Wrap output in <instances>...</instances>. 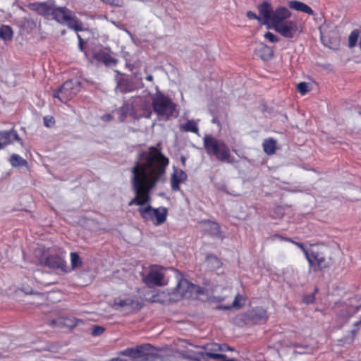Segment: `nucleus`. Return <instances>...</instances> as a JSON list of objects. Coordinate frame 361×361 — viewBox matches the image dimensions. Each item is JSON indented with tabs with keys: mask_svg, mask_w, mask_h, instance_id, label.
Segmentation results:
<instances>
[{
	"mask_svg": "<svg viewBox=\"0 0 361 361\" xmlns=\"http://www.w3.org/2000/svg\"><path fill=\"white\" fill-rule=\"evenodd\" d=\"M149 147L148 150L141 151L137 154L131 169L130 183L135 197L128 203L129 206L138 205V212L146 221H152L155 226L164 224L168 215L166 207L154 209L149 204L150 192L158 182L164 180L169 159L164 156L161 149Z\"/></svg>",
	"mask_w": 361,
	"mask_h": 361,
	"instance_id": "nucleus-1",
	"label": "nucleus"
},
{
	"mask_svg": "<svg viewBox=\"0 0 361 361\" xmlns=\"http://www.w3.org/2000/svg\"><path fill=\"white\" fill-rule=\"evenodd\" d=\"M203 145L207 153L214 156L217 160L229 164L234 162L235 159L231 156L229 147L223 140L207 135L204 137Z\"/></svg>",
	"mask_w": 361,
	"mask_h": 361,
	"instance_id": "nucleus-2",
	"label": "nucleus"
},
{
	"mask_svg": "<svg viewBox=\"0 0 361 361\" xmlns=\"http://www.w3.org/2000/svg\"><path fill=\"white\" fill-rule=\"evenodd\" d=\"M118 355L128 356L131 361H164V357L157 353V350L149 343L128 348L118 352Z\"/></svg>",
	"mask_w": 361,
	"mask_h": 361,
	"instance_id": "nucleus-3",
	"label": "nucleus"
},
{
	"mask_svg": "<svg viewBox=\"0 0 361 361\" xmlns=\"http://www.w3.org/2000/svg\"><path fill=\"white\" fill-rule=\"evenodd\" d=\"M152 107L158 116L164 120H169L171 117H176L178 115L176 105L169 97L161 92L153 97Z\"/></svg>",
	"mask_w": 361,
	"mask_h": 361,
	"instance_id": "nucleus-4",
	"label": "nucleus"
},
{
	"mask_svg": "<svg viewBox=\"0 0 361 361\" xmlns=\"http://www.w3.org/2000/svg\"><path fill=\"white\" fill-rule=\"evenodd\" d=\"M307 260L310 266L309 271H322L329 269L332 264L331 257L318 247L310 250Z\"/></svg>",
	"mask_w": 361,
	"mask_h": 361,
	"instance_id": "nucleus-5",
	"label": "nucleus"
},
{
	"mask_svg": "<svg viewBox=\"0 0 361 361\" xmlns=\"http://www.w3.org/2000/svg\"><path fill=\"white\" fill-rule=\"evenodd\" d=\"M80 90V82L78 80H67L57 90L53 92V97L60 102L66 103L75 97Z\"/></svg>",
	"mask_w": 361,
	"mask_h": 361,
	"instance_id": "nucleus-6",
	"label": "nucleus"
},
{
	"mask_svg": "<svg viewBox=\"0 0 361 361\" xmlns=\"http://www.w3.org/2000/svg\"><path fill=\"white\" fill-rule=\"evenodd\" d=\"M164 269L163 267L158 265H153L151 267L147 275L142 278V281L149 288L155 286H163L166 284L164 281Z\"/></svg>",
	"mask_w": 361,
	"mask_h": 361,
	"instance_id": "nucleus-7",
	"label": "nucleus"
},
{
	"mask_svg": "<svg viewBox=\"0 0 361 361\" xmlns=\"http://www.w3.org/2000/svg\"><path fill=\"white\" fill-rule=\"evenodd\" d=\"M240 317L241 319L243 320L245 323L254 324H263L266 322L268 319L267 311L259 307L248 310Z\"/></svg>",
	"mask_w": 361,
	"mask_h": 361,
	"instance_id": "nucleus-8",
	"label": "nucleus"
},
{
	"mask_svg": "<svg viewBox=\"0 0 361 361\" xmlns=\"http://www.w3.org/2000/svg\"><path fill=\"white\" fill-rule=\"evenodd\" d=\"M200 348H203L205 352L197 353L195 356L182 353V356L185 358H188L195 361H207L206 357L213 359L212 355H220L219 353H217V352L224 350V348H223L221 345L218 343L207 344L205 345L201 346Z\"/></svg>",
	"mask_w": 361,
	"mask_h": 361,
	"instance_id": "nucleus-9",
	"label": "nucleus"
},
{
	"mask_svg": "<svg viewBox=\"0 0 361 361\" xmlns=\"http://www.w3.org/2000/svg\"><path fill=\"white\" fill-rule=\"evenodd\" d=\"M40 264L50 269L60 270L63 272H68V271L63 257L57 254L49 255L44 259H41Z\"/></svg>",
	"mask_w": 361,
	"mask_h": 361,
	"instance_id": "nucleus-10",
	"label": "nucleus"
},
{
	"mask_svg": "<svg viewBox=\"0 0 361 361\" xmlns=\"http://www.w3.org/2000/svg\"><path fill=\"white\" fill-rule=\"evenodd\" d=\"M274 29L286 38H293L298 32V23L293 20H287L276 25Z\"/></svg>",
	"mask_w": 361,
	"mask_h": 361,
	"instance_id": "nucleus-11",
	"label": "nucleus"
},
{
	"mask_svg": "<svg viewBox=\"0 0 361 361\" xmlns=\"http://www.w3.org/2000/svg\"><path fill=\"white\" fill-rule=\"evenodd\" d=\"M199 287L186 279H180L173 290V293L185 298H191L193 292H197Z\"/></svg>",
	"mask_w": 361,
	"mask_h": 361,
	"instance_id": "nucleus-12",
	"label": "nucleus"
},
{
	"mask_svg": "<svg viewBox=\"0 0 361 361\" xmlns=\"http://www.w3.org/2000/svg\"><path fill=\"white\" fill-rule=\"evenodd\" d=\"M83 323L81 319L73 317H61L49 322V324L53 327L59 329H73L80 324Z\"/></svg>",
	"mask_w": 361,
	"mask_h": 361,
	"instance_id": "nucleus-13",
	"label": "nucleus"
},
{
	"mask_svg": "<svg viewBox=\"0 0 361 361\" xmlns=\"http://www.w3.org/2000/svg\"><path fill=\"white\" fill-rule=\"evenodd\" d=\"M291 13L284 6H279L273 11L272 18L270 24L274 28L276 25H279L283 22L287 21V19L290 17Z\"/></svg>",
	"mask_w": 361,
	"mask_h": 361,
	"instance_id": "nucleus-14",
	"label": "nucleus"
},
{
	"mask_svg": "<svg viewBox=\"0 0 361 361\" xmlns=\"http://www.w3.org/2000/svg\"><path fill=\"white\" fill-rule=\"evenodd\" d=\"M53 1H49L47 2H34L27 5L30 10L37 12L38 14L44 16H49L51 11Z\"/></svg>",
	"mask_w": 361,
	"mask_h": 361,
	"instance_id": "nucleus-15",
	"label": "nucleus"
},
{
	"mask_svg": "<svg viewBox=\"0 0 361 361\" xmlns=\"http://www.w3.org/2000/svg\"><path fill=\"white\" fill-rule=\"evenodd\" d=\"M259 16L262 18V25L270 24L273 14V8L268 1H264L257 6Z\"/></svg>",
	"mask_w": 361,
	"mask_h": 361,
	"instance_id": "nucleus-16",
	"label": "nucleus"
},
{
	"mask_svg": "<svg viewBox=\"0 0 361 361\" xmlns=\"http://www.w3.org/2000/svg\"><path fill=\"white\" fill-rule=\"evenodd\" d=\"M16 140L23 145V140L19 137L18 133L14 129L8 131H0V149L5 146Z\"/></svg>",
	"mask_w": 361,
	"mask_h": 361,
	"instance_id": "nucleus-17",
	"label": "nucleus"
},
{
	"mask_svg": "<svg viewBox=\"0 0 361 361\" xmlns=\"http://www.w3.org/2000/svg\"><path fill=\"white\" fill-rule=\"evenodd\" d=\"M71 13L72 12L66 7H56L53 3L50 15H51L53 18L57 22L64 24Z\"/></svg>",
	"mask_w": 361,
	"mask_h": 361,
	"instance_id": "nucleus-18",
	"label": "nucleus"
},
{
	"mask_svg": "<svg viewBox=\"0 0 361 361\" xmlns=\"http://www.w3.org/2000/svg\"><path fill=\"white\" fill-rule=\"evenodd\" d=\"M187 174L181 169H175L171 175V185L174 191L179 190L180 184L187 179Z\"/></svg>",
	"mask_w": 361,
	"mask_h": 361,
	"instance_id": "nucleus-19",
	"label": "nucleus"
},
{
	"mask_svg": "<svg viewBox=\"0 0 361 361\" xmlns=\"http://www.w3.org/2000/svg\"><path fill=\"white\" fill-rule=\"evenodd\" d=\"M93 59L99 62L103 63L106 66H114L117 64V59L113 58L109 53L100 50L93 54Z\"/></svg>",
	"mask_w": 361,
	"mask_h": 361,
	"instance_id": "nucleus-20",
	"label": "nucleus"
},
{
	"mask_svg": "<svg viewBox=\"0 0 361 361\" xmlns=\"http://www.w3.org/2000/svg\"><path fill=\"white\" fill-rule=\"evenodd\" d=\"M290 8L295 11H301L309 15H313V10L307 4L298 1H290L288 2Z\"/></svg>",
	"mask_w": 361,
	"mask_h": 361,
	"instance_id": "nucleus-21",
	"label": "nucleus"
},
{
	"mask_svg": "<svg viewBox=\"0 0 361 361\" xmlns=\"http://www.w3.org/2000/svg\"><path fill=\"white\" fill-rule=\"evenodd\" d=\"M138 305V301L130 298L124 299L116 298L114 302V305L115 307L119 306L121 307H128L130 309L135 308Z\"/></svg>",
	"mask_w": 361,
	"mask_h": 361,
	"instance_id": "nucleus-22",
	"label": "nucleus"
},
{
	"mask_svg": "<svg viewBox=\"0 0 361 361\" xmlns=\"http://www.w3.org/2000/svg\"><path fill=\"white\" fill-rule=\"evenodd\" d=\"M116 89L121 93H127L134 90V85L130 80L121 78L118 81Z\"/></svg>",
	"mask_w": 361,
	"mask_h": 361,
	"instance_id": "nucleus-23",
	"label": "nucleus"
},
{
	"mask_svg": "<svg viewBox=\"0 0 361 361\" xmlns=\"http://www.w3.org/2000/svg\"><path fill=\"white\" fill-rule=\"evenodd\" d=\"M64 24L76 32L83 30L82 23L75 16H73L72 13L69 16Z\"/></svg>",
	"mask_w": 361,
	"mask_h": 361,
	"instance_id": "nucleus-24",
	"label": "nucleus"
},
{
	"mask_svg": "<svg viewBox=\"0 0 361 361\" xmlns=\"http://www.w3.org/2000/svg\"><path fill=\"white\" fill-rule=\"evenodd\" d=\"M257 54L264 61H268L273 57L274 51L270 47L265 44H262L257 49Z\"/></svg>",
	"mask_w": 361,
	"mask_h": 361,
	"instance_id": "nucleus-25",
	"label": "nucleus"
},
{
	"mask_svg": "<svg viewBox=\"0 0 361 361\" xmlns=\"http://www.w3.org/2000/svg\"><path fill=\"white\" fill-rule=\"evenodd\" d=\"M204 231L211 235H217L220 233L219 225L213 221H206L204 223Z\"/></svg>",
	"mask_w": 361,
	"mask_h": 361,
	"instance_id": "nucleus-26",
	"label": "nucleus"
},
{
	"mask_svg": "<svg viewBox=\"0 0 361 361\" xmlns=\"http://www.w3.org/2000/svg\"><path fill=\"white\" fill-rule=\"evenodd\" d=\"M180 130L183 132H192L196 134L199 132L197 123L194 120H189L186 123L181 125Z\"/></svg>",
	"mask_w": 361,
	"mask_h": 361,
	"instance_id": "nucleus-27",
	"label": "nucleus"
},
{
	"mask_svg": "<svg viewBox=\"0 0 361 361\" xmlns=\"http://www.w3.org/2000/svg\"><path fill=\"white\" fill-rule=\"evenodd\" d=\"M13 32L12 28L9 25H3L0 27V38L4 40H11Z\"/></svg>",
	"mask_w": 361,
	"mask_h": 361,
	"instance_id": "nucleus-28",
	"label": "nucleus"
},
{
	"mask_svg": "<svg viewBox=\"0 0 361 361\" xmlns=\"http://www.w3.org/2000/svg\"><path fill=\"white\" fill-rule=\"evenodd\" d=\"M276 142L274 139L270 138L268 140H265L262 145L264 151L267 154H274L275 152V149H276Z\"/></svg>",
	"mask_w": 361,
	"mask_h": 361,
	"instance_id": "nucleus-29",
	"label": "nucleus"
},
{
	"mask_svg": "<svg viewBox=\"0 0 361 361\" xmlns=\"http://www.w3.org/2000/svg\"><path fill=\"white\" fill-rule=\"evenodd\" d=\"M206 264L207 267L210 269H218L221 265L220 260L214 255H210L207 257Z\"/></svg>",
	"mask_w": 361,
	"mask_h": 361,
	"instance_id": "nucleus-30",
	"label": "nucleus"
},
{
	"mask_svg": "<svg viewBox=\"0 0 361 361\" xmlns=\"http://www.w3.org/2000/svg\"><path fill=\"white\" fill-rule=\"evenodd\" d=\"M10 163L13 167L26 166L27 162L23 157L16 154H13L10 157Z\"/></svg>",
	"mask_w": 361,
	"mask_h": 361,
	"instance_id": "nucleus-31",
	"label": "nucleus"
},
{
	"mask_svg": "<svg viewBox=\"0 0 361 361\" xmlns=\"http://www.w3.org/2000/svg\"><path fill=\"white\" fill-rule=\"evenodd\" d=\"M71 262L73 269L79 268L82 266V260L76 252L71 253Z\"/></svg>",
	"mask_w": 361,
	"mask_h": 361,
	"instance_id": "nucleus-32",
	"label": "nucleus"
},
{
	"mask_svg": "<svg viewBox=\"0 0 361 361\" xmlns=\"http://www.w3.org/2000/svg\"><path fill=\"white\" fill-rule=\"evenodd\" d=\"M359 31L357 30H353L348 37V46L352 48L354 47L357 42L359 37Z\"/></svg>",
	"mask_w": 361,
	"mask_h": 361,
	"instance_id": "nucleus-33",
	"label": "nucleus"
},
{
	"mask_svg": "<svg viewBox=\"0 0 361 361\" xmlns=\"http://www.w3.org/2000/svg\"><path fill=\"white\" fill-rule=\"evenodd\" d=\"M286 241L295 245L298 248H300L302 251V252L305 255L306 259L307 258V256L310 253V250H307L302 243L296 242L291 238H286Z\"/></svg>",
	"mask_w": 361,
	"mask_h": 361,
	"instance_id": "nucleus-34",
	"label": "nucleus"
},
{
	"mask_svg": "<svg viewBox=\"0 0 361 361\" xmlns=\"http://www.w3.org/2000/svg\"><path fill=\"white\" fill-rule=\"evenodd\" d=\"M298 91L302 94L304 95L307 92H308L310 89L309 88V84L305 82H301L297 85Z\"/></svg>",
	"mask_w": 361,
	"mask_h": 361,
	"instance_id": "nucleus-35",
	"label": "nucleus"
},
{
	"mask_svg": "<svg viewBox=\"0 0 361 361\" xmlns=\"http://www.w3.org/2000/svg\"><path fill=\"white\" fill-rule=\"evenodd\" d=\"M130 106L128 104H123L119 109L121 114V121H123L129 113Z\"/></svg>",
	"mask_w": 361,
	"mask_h": 361,
	"instance_id": "nucleus-36",
	"label": "nucleus"
},
{
	"mask_svg": "<svg viewBox=\"0 0 361 361\" xmlns=\"http://www.w3.org/2000/svg\"><path fill=\"white\" fill-rule=\"evenodd\" d=\"M105 329L100 326H93L92 329V335L94 336H97L102 334L104 331Z\"/></svg>",
	"mask_w": 361,
	"mask_h": 361,
	"instance_id": "nucleus-37",
	"label": "nucleus"
},
{
	"mask_svg": "<svg viewBox=\"0 0 361 361\" xmlns=\"http://www.w3.org/2000/svg\"><path fill=\"white\" fill-rule=\"evenodd\" d=\"M240 301H244L243 298L241 295L238 294L235 295L233 302H232L233 307L240 308L243 304H240Z\"/></svg>",
	"mask_w": 361,
	"mask_h": 361,
	"instance_id": "nucleus-38",
	"label": "nucleus"
},
{
	"mask_svg": "<svg viewBox=\"0 0 361 361\" xmlns=\"http://www.w3.org/2000/svg\"><path fill=\"white\" fill-rule=\"evenodd\" d=\"M213 357V359L216 360V361H238L237 360L234 358H227L226 355L221 354V355H212Z\"/></svg>",
	"mask_w": 361,
	"mask_h": 361,
	"instance_id": "nucleus-39",
	"label": "nucleus"
},
{
	"mask_svg": "<svg viewBox=\"0 0 361 361\" xmlns=\"http://www.w3.org/2000/svg\"><path fill=\"white\" fill-rule=\"evenodd\" d=\"M264 37L267 39L269 42L273 43L277 42L279 40V37L276 35L270 32H267L264 34Z\"/></svg>",
	"mask_w": 361,
	"mask_h": 361,
	"instance_id": "nucleus-40",
	"label": "nucleus"
},
{
	"mask_svg": "<svg viewBox=\"0 0 361 361\" xmlns=\"http://www.w3.org/2000/svg\"><path fill=\"white\" fill-rule=\"evenodd\" d=\"M246 16L250 20H257L261 24L262 18L261 16H257L255 13L249 11L247 12Z\"/></svg>",
	"mask_w": 361,
	"mask_h": 361,
	"instance_id": "nucleus-41",
	"label": "nucleus"
},
{
	"mask_svg": "<svg viewBox=\"0 0 361 361\" xmlns=\"http://www.w3.org/2000/svg\"><path fill=\"white\" fill-rule=\"evenodd\" d=\"M54 123H55V121H54V118L51 116H45L44 118V126H46L47 127L51 126L52 125L54 124Z\"/></svg>",
	"mask_w": 361,
	"mask_h": 361,
	"instance_id": "nucleus-42",
	"label": "nucleus"
},
{
	"mask_svg": "<svg viewBox=\"0 0 361 361\" xmlns=\"http://www.w3.org/2000/svg\"><path fill=\"white\" fill-rule=\"evenodd\" d=\"M314 301V294H310L304 296L303 298V302L306 304H311L313 303Z\"/></svg>",
	"mask_w": 361,
	"mask_h": 361,
	"instance_id": "nucleus-43",
	"label": "nucleus"
},
{
	"mask_svg": "<svg viewBox=\"0 0 361 361\" xmlns=\"http://www.w3.org/2000/svg\"><path fill=\"white\" fill-rule=\"evenodd\" d=\"M102 1L110 5L120 6H121V0H102Z\"/></svg>",
	"mask_w": 361,
	"mask_h": 361,
	"instance_id": "nucleus-44",
	"label": "nucleus"
},
{
	"mask_svg": "<svg viewBox=\"0 0 361 361\" xmlns=\"http://www.w3.org/2000/svg\"><path fill=\"white\" fill-rule=\"evenodd\" d=\"M77 37L78 39V48L81 51H84V47H83L84 41L79 34H77Z\"/></svg>",
	"mask_w": 361,
	"mask_h": 361,
	"instance_id": "nucleus-45",
	"label": "nucleus"
},
{
	"mask_svg": "<svg viewBox=\"0 0 361 361\" xmlns=\"http://www.w3.org/2000/svg\"><path fill=\"white\" fill-rule=\"evenodd\" d=\"M233 307L232 305H218L216 306L217 310H230Z\"/></svg>",
	"mask_w": 361,
	"mask_h": 361,
	"instance_id": "nucleus-46",
	"label": "nucleus"
},
{
	"mask_svg": "<svg viewBox=\"0 0 361 361\" xmlns=\"http://www.w3.org/2000/svg\"><path fill=\"white\" fill-rule=\"evenodd\" d=\"M109 361H128V360L126 359L117 357H113V358L110 359Z\"/></svg>",
	"mask_w": 361,
	"mask_h": 361,
	"instance_id": "nucleus-47",
	"label": "nucleus"
},
{
	"mask_svg": "<svg viewBox=\"0 0 361 361\" xmlns=\"http://www.w3.org/2000/svg\"><path fill=\"white\" fill-rule=\"evenodd\" d=\"M104 121H110L112 119V116L110 114H105L102 116Z\"/></svg>",
	"mask_w": 361,
	"mask_h": 361,
	"instance_id": "nucleus-48",
	"label": "nucleus"
},
{
	"mask_svg": "<svg viewBox=\"0 0 361 361\" xmlns=\"http://www.w3.org/2000/svg\"><path fill=\"white\" fill-rule=\"evenodd\" d=\"M274 238L279 239V240H285V241H286V238H287L283 237V236H282V235H275L274 236Z\"/></svg>",
	"mask_w": 361,
	"mask_h": 361,
	"instance_id": "nucleus-49",
	"label": "nucleus"
},
{
	"mask_svg": "<svg viewBox=\"0 0 361 361\" xmlns=\"http://www.w3.org/2000/svg\"><path fill=\"white\" fill-rule=\"evenodd\" d=\"M126 66L129 68L130 71H133L135 68L133 64H131L128 62L126 63Z\"/></svg>",
	"mask_w": 361,
	"mask_h": 361,
	"instance_id": "nucleus-50",
	"label": "nucleus"
},
{
	"mask_svg": "<svg viewBox=\"0 0 361 361\" xmlns=\"http://www.w3.org/2000/svg\"><path fill=\"white\" fill-rule=\"evenodd\" d=\"M146 80L148 81H152L153 80V76L152 75H147L146 77Z\"/></svg>",
	"mask_w": 361,
	"mask_h": 361,
	"instance_id": "nucleus-51",
	"label": "nucleus"
},
{
	"mask_svg": "<svg viewBox=\"0 0 361 361\" xmlns=\"http://www.w3.org/2000/svg\"><path fill=\"white\" fill-rule=\"evenodd\" d=\"M221 347H222L223 348H224V351H225V350H232V348H230V347H228V346H226V345L222 346V345H221Z\"/></svg>",
	"mask_w": 361,
	"mask_h": 361,
	"instance_id": "nucleus-52",
	"label": "nucleus"
},
{
	"mask_svg": "<svg viewBox=\"0 0 361 361\" xmlns=\"http://www.w3.org/2000/svg\"><path fill=\"white\" fill-rule=\"evenodd\" d=\"M185 161H186V159L184 157H181V161H182L183 164H185Z\"/></svg>",
	"mask_w": 361,
	"mask_h": 361,
	"instance_id": "nucleus-53",
	"label": "nucleus"
},
{
	"mask_svg": "<svg viewBox=\"0 0 361 361\" xmlns=\"http://www.w3.org/2000/svg\"><path fill=\"white\" fill-rule=\"evenodd\" d=\"M357 332V329H355V330H353L352 331V334L355 336Z\"/></svg>",
	"mask_w": 361,
	"mask_h": 361,
	"instance_id": "nucleus-54",
	"label": "nucleus"
},
{
	"mask_svg": "<svg viewBox=\"0 0 361 361\" xmlns=\"http://www.w3.org/2000/svg\"><path fill=\"white\" fill-rule=\"evenodd\" d=\"M212 122L216 123V118H213Z\"/></svg>",
	"mask_w": 361,
	"mask_h": 361,
	"instance_id": "nucleus-55",
	"label": "nucleus"
},
{
	"mask_svg": "<svg viewBox=\"0 0 361 361\" xmlns=\"http://www.w3.org/2000/svg\"><path fill=\"white\" fill-rule=\"evenodd\" d=\"M156 296H154L153 297V301H157V300L155 299Z\"/></svg>",
	"mask_w": 361,
	"mask_h": 361,
	"instance_id": "nucleus-56",
	"label": "nucleus"
},
{
	"mask_svg": "<svg viewBox=\"0 0 361 361\" xmlns=\"http://www.w3.org/2000/svg\"><path fill=\"white\" fill-rule=\"evenodd\" d=\"M61 34H62V35H64V34H65V31H64V30H63V31L61 32Z\"/></svg>",
	"mask_w": 361,
	"mask_h": 361,
	"instance_id": "nucleus-57",
	"label": "nucleus"
}]
</instances>
